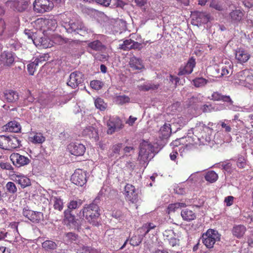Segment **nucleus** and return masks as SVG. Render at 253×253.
Returning <instances> with one entry per match:
<instances>
[{
    "instance_id": "nucleus-1",
    "label": "nucleus",
    "mask_w": 253,
    "mask_h": 253,
    "mask_svg": "<svg viewBox=\"0 0 253 253\" xmlns=\"http://www.w3.org/2000/svg\"><path fill=\"white\" fill-rule=\"evenodd\" d=\"M100 199L99 197H97L93 202L88 205H85L84 208L81 210L79 216L85 217L87 221L94 226L98 225V219L100 216L99 207Z\"/></svg>"
},
{
    "instance_id": "nucleus-2",
    "label": "nucleus",
    "mask_w": 253,
    "mask_h": 253,
    "mask_svg": "<svg viewBox=\"0 0 253 253\" xmlns=\"http://www.w3.org/2000/svg\"><path fill=\"white\" fill-rule=\"evenodd\" d=\"M61 26L67 33L73 35H79L85 37L92 33L90 29H88L82 21L78 20L62 21Z\"/></svg>"
},
{
    "instance_id": "nucleus-3",
    "label": "nucleus",
    "mask_w": 253,
    "mask_h": 253,
    "mask_svg": "<svg viewBox=\"0 0 253 253\" xmlns=\"http://www.w3.org/2000/svg\"><path fill=\"white\" fill-rule=\"evenodd\" d=\"M211 131L210 127L207 126L202 123L197 124L196 126L190 129L188 131L186 138H187L189 144L197 143V141L200 142H203L202 141L204 139V134L206 131Z\"/></svg>"
},
{
    "instance_id": "nucleus-4",
    "label": "nucleus",
    "mask_w": 253,
    "mask_h": 253,
    "mask_svg": "<svg viewBox=\"0 0 253 253\" xmlns=\"http://www.w3.org/2000/svg\"><path fill=\"white\" fill-rule=\"evenodd\" d=\"M64 214V222L66 224L70 226V227L78 231L81 229L82 227L84 226V223L85 222L83 218L80 217V219H76L75 215L72 212L69 211V210H65Z\"/></svg>"
},
{
    "instance_id": "nucleus-5",
    "label": "nucleus",
    "mask_w": 253,
    "mask_h": 253,
    "mask_svg": "<svg viewBox=\"0 0 253 253\" xmlns=\"http://www.w3.org/2000/svg\"><path fill=\"white\" fill-rule=\"evenodd\" d=\"M220 235L217 231L209 229L202 235V242L207 248L211 249L213 247L216 241L220 240Z\"/></svg>"
},
{
    "instance_id": "nucleus-6",
    "label": "nucleus",
    "mask_w": 253,
    "mask_h": 253,
    "mask_svg": "<svg viewBox=\"0 0 253 253\" xmlns=\"http://www.w3.org/2000/svg\"><path fill=\"white\" fill-rule=\"evenodd\" d=\"M53 7V2L51 0H35L33 3L34 11L39 13L49 12Z\"/></svg>"
},
{
    "instance_id": "nucleus-7",
    "label": "nucleus",
    "mask_w": 253,
    "mask_h": 253,
    "mask_svg": "<svg viewBox=\"0 0 253 253\" xmlns=\"http://www.w3.org/2000/svg\"><path fill=\"white\" fill-rule=\"evenodd\" d=\"M154 152V147L148 142L144 141L140 144L138 159L141 162H147L149 157ZM151 157H152L151 156Z\"/></svg>"
},
{
    "instance_id": "nucleus-8",
    "label": "nucleus",
    "mask_w": 253,
    "mask_h": 253,
    "mask_svg": "<svg viewBox=\"0 0 253 253\" xmlns=\"http://www.w3.org/2000/svg\"><path fill=\"white\" fill-rule=\"evenodd\" d=\"M71 180L76 185L84 186L87 181L86 172L81 169H76L72 174Z\"/></svg>"
},
{
    "instance_id": "nucleus-9",
    "label": "nucleus",
    "mask_w": 253,
    "mask_h": 253,
    "mask_svg": "<svg viewBox=\"0 0 253 253\" xmlns=\"http://www.w3.org/2000/svg\"><path fill=\"white\" fill-rule=\"evenodd\" d=\"M82 73L79 71H75L72 73L67 82V85L73 88H75L82 84L84 81V77Z\"/></svg>"
},
{
    "instance_id": "nucleus-10",
    "label": "nucleus",
    "mask_w": 253,
    "mask_h": 253,
    "mask_svg": "<svg viewBox=\"0 0 253 253\" xmlns=\"http://www.w3.org/2000/svg\"><path fill=\"white\" fill-rule=\"evenodd\" d=\"M125 198L127 201L132 204H136L138 201V197L134 186L127 184L125 187Z\"/></svg>"
},
{
    "instance_id": "nucleus-11",
    "label": "nucleus",
    "mask_w": 253,
    "mask_h": 253,
    "mask_svg": "<svg viewBox=\"0 0 253 253\" xmlns=\"http://www.w3.org/2000/svg\"><path fill=\"white\" fill-rule=\"evenodd\" d=\"M107 126L108 127L107 132L109 134H112L120 130L124 126L121 120L119 118L110 119L107 122Z\"/></svg>"
},
{
    "instance_id": "nucleus-12",
    "label": "nucleus",
    "mask_w": 253,
    "mask_h": 253,
    "mask_svg": "<svg viewBox=\"0 0 253 253\" xmlns=\"http://www.w3.org/2000/svg\"><path fill=\"white\" fill-rule=\"evenodd\" d=\"M10 159L12 162L13 165L19 168L29 164L30 160L25 156L20 155L17 153H13L10 156Z\"/></svg>"
},
{
    "instance_id": "nucleus-13",
    "label": "nucleus",
    "mask_w": 253,
    "mask_h": 253,
    "mask_svg": "<svg viewBox=\"0 0 253 253\" xmlns=\"http://www.w3.org/2000/svg\"><path fill=\"white\" fill-rule=\"evenodd\" d=\"M195 65V59L193 57L190 58L185 65L181 66L179 68L178 75L183 76L190 74L193 72Z\"/></svg>"
},
{
    "instance_id": "nucleus-14",
    "label": "nucleus",
    "mask_w": 253,
    "mask_h": 253,
    "mask_svg": "<svg viewBox=\"0 0 253 253\" xmlns=\"http://www.w3.org/2000/svg\"><path fill=\"white\" fill-rule=\"evenodd\" d=\"M7 6L19 12L24 11L28 6V2L24 0H8L6 2Z\"/></svg>"
},
{
    "instance_id": "nucleus-15",
    "label": "nucleus",
    "mask_w": 253,
    "mask_h": 253,
    "mask_svg": "<svg viewBox=\"0 0 253 253\" xmlns=\"http://www.w3.org/2000/svg\"><path fill=\"white\" fill-rule=\"evenodd\" d=\"M68 149L72 155L76 156L83 155L85 151L84 145L77 142L71 143L68 146Z\"/></svg>"
},
{
    "instance_id": "nucleus-16",
    "label": "nucleus",
    "mask_w": 253,
    "mask_h": 253,
    "mask_svg": "<svg viewBox=\"0 0 253 253\" xmlns=\"http://www.w3.org/2000/svg\"><path fill=\"white\" fill-rule=\"evenodd\" d=\"M210 99L213 101H223V102L229 103L226 106L229 109H232L233 106V101L231 99L229 96L223 95L218 92H214Z\"/></svg>"
},
{
    "instance_id": "nucleus-17",
    "label": "nucleus",
    "mask_w": 253,
    "mask_h": 253,
    "mask_svg": "<svg viewBox=\"0 0 253 253\" xmlns=\"http://www.w3.org/2000/svg\"><path fill=\"white\" fill-rule=\"evenodd\" d=\"M250 57L251 55L249 52L243 49L239 48L236 51L235 59L239 63L243 64L247 62Z\"/></svg>"
},
{
    "instance_id": "nucleus-18",
    "label": "nucleus",
    "mask_w": 253,
    "mask_h": 253,
    "mask_svg": "<svg viewBox=\"0 0 253 253\" xmlns=\"http://www.w3.org/2000/svg\"><path fill=\"white\" fill-rule=\"evenodd\" d=\"M13 180L19 184L22 188H25L31 184L30 179L26 176L22 174H15L13 176Z\"/></svg>"
},
{
    "instance_id": "nucleus-19",
    "label": "nucleus",
    "mask_w": 253,
    "mask_h": 253,
    "mask_svg": "<svg viewBox=\"0 0 253 253\" xmlns=\"http://www.w3.org/2000/svg\"><path fill=\"white\" fill-rule=\"evenodd\" d=\"M14 61V55L11 52L4 51L0 56V61L4 66H10Z\"/></svg>"
},
{
    "instance_id": "nucleus-20",
    "label": "nucleus",
    "mask_w": 253,
    "mask_h": 253,
    "mask_svg": "<svg viewBox=\"0 0 253 253\" xmlns=\"http://www.w3.org/2000/svg\"><path fill=\"white\" fill-rule=\"evenodd\" d=\"M21 146V141L17 137L13 136H7L6 150L19 148Z\"/></svg>"
},
{
    "instance_id": "nucleus-21",
    "label": "nucleus",
    "mask_w": 253,
    "mask_h": 253,
    "mask_svg": "<svg viewBox=\"0 0 253 253\" xmlns=\"http://www.w3.org/2000/svg\"><path fill=\"white\" fill-rule=\"evenodd\" d=\"M244 16L243 12L240 9H236L232 11L229 16V18L231 23L238 24L243 19Z\"/></svg>"
},
{
    "instance_id": "nucleus-22",
    "label": "nucleus",
    "mask_w": 253,
    "mask_h": 253,
    "mask_svg": "<svg viewBox=\"0 0 253 253\" xmlns=\"http://www.w3.org/2000/svg\"><path fill=\"white\" fill-rule=\"evenodd\" d=\"M3 99L9 103L15 102L19 98L18 93L12 90H5L3 93Z\"/></svg>"
},
{
    "instance_id": "nucleus-23",
    "label": "nucleus",
    "mask_w": 253,
    "mask_h": 253,
    "mask_svg": "<svg viewBox=\"0 0 253 253\" xmlns=\"http://www.w3.org/2000/svg\"><path fill=\"white\" fill-rule=\"evenodd\" d=\"M246 230V227L244 225H235L232 229V233L233 236L240 239L244 236Z\"/></svg>"
},
{
    "instance_id": "nucleus-24",
    "label": "nucleus",
    "mask_w": 253,
    "mask_h": 253,
    "mask_svg": "<svg viewBox=\"0 0 253 253\" xmlns=\"http://www.w3.org/2000/svg\"><path fill=\"white\" fill-rule=\"evenodd\" d=\"M171 132L170 125L165 123L160 129L159 137L162 139H167L170 136Z\"/></svg>"
},
{
    "instance_id": "nucleus-25",
    "label": "nucleus",
    "mask_w": 253,
    "mask_h": 253,
    "mask_svg": "<svg viewBox=\"0 0 253 253\" xmlns=\"http://www.w3.org/2000/svg\"><path fill=\"white\" fill-rule=\"evenodd\" d=\"M129 64L133 70H140L144 68L142 60L135 56L130 58Z\"/></svg>"
},
{
    "instance_id": "nucleus-26",
    "label": "nucleus",
    "mask_w": 253,
    "mask_h": 253,
    "mask_svg": "<svg viewBox=\"0 0 253 253\" xmlns=\"http://www.w3.org/2000/svg\"><path fill=\"white\" fill-rule=\"evenodd\" d=\"M122 147V143H121L113 145L108 151V156L110 158H117L120 154V152Z\"/></svg>"
},
{
    "instance_id": "nucleus-27",
    "label": "nucleus",
    "mask_w": 253,
    "mask_h": 253,
    "mask_svg": "<svg viewBox=\"0 0 253 253\" xmlns=\"http://www.w3.org/2000/svg\"><path fill=\"white\" fill-rule=\"evenodd\" d=\"M5 30V23L4 20L0 19V36L4 35L5 37H9L12 36L17 31L16 27H13L12 31L8 30L4 33Z\"/></svg>"
},
{
    "instance_id": "nucleus-28",
    "label": "nucleus",
    "mask_w": 253,
    "mask_h": 253,
    "mask_svg": "<svg viewBox=\"0 0 253 253\" xmlns=\"http://www.w3.org/2000/svg\"><path fill=\"white\" fill-rule=\"evenodd\" d=\"M42 247L46 252L51 253L56 249L57 245L54 241L47 240L42 243Z\"/></svg>"
},
{
    "instance_id": "nucleus-29",
    "label": "nucleus",
    "mask_w": 253,
    "mask_h": 253,
    "mask_svg": "<svg viewBox=\"0 0 253 253\" xmlns=\"http://www.w3.org/2000/svg\"><path fill=\"white\" fill-rule=\"evenodd\" d=\"M88 47L93 50L97 51H102L105 50L106 49L105 46L98 40H95L92 42H90L88 44Z\"/></svg>"
},
{
    "instance_id": "nucleus-30",
    "label": "nucleus",
    "mask_w": 253,
    "mask_h": 253,
    "mask_svg": "<svg viewBox=\"0 0 253 253\" xmlns=\"http://www.w3.org/2000/svg\"><path fill=\"white\" fill-rule=\"evenodd\" d=\"M6 127L7 131L13 132H18L21 128L20 124L15 121L9 122L6 125Z\"/></svg>"
},
{
    "instance_id": "nucleus-31",
    "label": "nucleus",
    "mask_w": 253,
    "mask_h": 253,
    "mask_svg": "<svg viewBox=\"0 0 253 253\" xmlns=\"http://www.w3.org/2000/svg\"><path fill=\"white\" fill-rule=\"evenodd\" d=\"M181 215L184 220L190 221L194 220L196 218L195 213L191 210L185 209L181 212Z\"/></svg>"
},
{
    "instance_id": "nucleus-32",
    "label": "nucleus",
    "mask_w": 253,
    "mask_h": 253,
    "mask_svg": "<svg viewBox=\"0 0 253 253\" xmlns=\"http://www.w3.org/2000/svg\"><path fill=\"white\" fill-rule=\"evenodd\" d=\"M51 202L53 203L55 210L61 211L63 208V203L60 197L58 196H52L50 199Z\"/></svg>"
},
{
    "instance_id": "nucleus-33",
    "label": "nucleus",
    "mask_w": 253,
    "mask_h": 253,
    "mask_svg": "<svg viewBox=\"0 0 253 253\" xmlns=\"http://www.w3.org/2000/svg\"><path fill=\"white\" fill-rule=\"evenodd\" d=\"M63 42L66 44L68 48L71 50H73L75 49H78L80 44L78 41L73 40L69 39H63Z\"/></svg>"
},
{
    "instance_id": "nucleus-34",
    "label": "nucleus",
    "mask_w": 253,
    "mask_h": 253,
    "mask_svg": "<svg viewBox=\"0 0 253 253\" xmlns=\"http://www.w3.org/2000/svg\"><path fill=\"white\" fill-rule=\"evenodd\" d=\"M84 134L89 137L96 138L98 132L97 129L93 126H88L84 129Z\"/></svg>"
},
{
    "instance_id": "nucleus-35",
    "label": "nucleus",
    "mask_w": 253,
    "mask_h": 253,
    "mask_svg": "<svg viewBox=\"0 0 253 253\" xmlns=\"http://www.w3.org/2000/svg\"><path fill=\"white\" fill-rule=\"evenodd\" d=\"M16 236L15 241L12 243V246L20 250L22 249L24 246V242L18 232H16Z\"/></svg>"
},
{
    "instance_id": "nucleus-36",
    "label": "nucleus",
    "mask_w": 253,
    "mask_h": 253,
    "mask_svg": "<svg viewBox=\"0 0 253 253\" xmlns=\"http://www.w3.org/2000/svg\"><path fill=\"white\" fill-rule=\"evenodd\" d=\"M42 61V58H36L33 62L27 65V69L30 75H33L36 67L38 66L39 62Z\"/></svg>"
},
{
    "instance_id": "nucleus-37",
    "label": "nucleus",
    "mask_w": 253,
    "mask_h": 253,
    "mask_svg": "<svg viewBox=\"0 0 253 253\" xmlns=\"http://www.w3.org/2000/svg\"><path fill=\"white\" fill-rule=\"evenodd\" d=\"M83 202L80 199H76L74 200H71L68 204V209L69 211L72 212L73 210L77 209L80 208Z\"/></svg>"
},
{
    "instance_id": "nucleus-38",
    "label": "nucleus",
    "mask_w": 253,
    "mask_h": 253,
    "mask_svg": "<svg viewBox=\"0 0 253 253\" xmlns=\"http://www.w3.org/2000/svg\"><path fill=\"white\" fill-rule=\"evenodd\" d=\"M43 214L42 212L33 211L30 221L34 223H39L43 220Z\"/></svg>"
},
{
    "instance_id": "nucleus-39",
    "label": "nucleus",
    "mask_w": 253,
    "mask_h": 253,
    "mask_svg": "<svg viewBox=\"0 0 253 253\" xmlns=\"http://www.w3.org/2000/svg\"><path fill=\"white\" fill-rule=\"evenodd\" d=\"M159 84H154L152 83H146L139 86V89L142 91L154 90L158 88Z\"/></svg>"
},
{
    "instance_id": "nucleus-40",
    "label": "nucleus",
    "mask_w": 253,
    "mask_h": 253,
    "mask_svg": "<svg viewBox=\"0 0 253 253\" xmlns=\"http://www.w3.org/2000/svg\"><path fill=\"white\" fill-rule=\"evenodd\" d=\"M77 250L80 253H100L97 250L84 245L80 246L79 248H77Z\"/></svg>"
},
{
    "instance_id": "nucleus-41",
    "label": "nucleus",
    "mask_w": 253,
    "mask_h": 253,
    "mask_svg": "<svg viewBox=\"0 0 253 253\" xmlns=\"http://www.w3.org/2000/svg\"><path fill=\"white\" fill-rule=\"evenodd\" d=\"M116 104L123 105L130 102V98L126 95H116L115 98Z\"/></svg>"
},
{
    "instance_id": "nucleus-42",
    "label": "nucleus",
    "mask_w": 253,
    "mask_h": 253,
    "mask_svg": "<svg viewBox=\"0 0 253 253\" xmlns=\"http://www.w3.org/2000/svg\"><path fill=\"white\" fill-rule=\"evenodd\" d=\"M34 43L36 45L42 46L43 48H48L50 46V43L45 37L38 38L37 41H34Z\"/></svg>"
},
{
    "instance_id": "nucleus-43",
    "label": "nucleus",
    "mask_w": 253,
    "mask_h": 253,
    "mask_svg": "<svg viewBox=\"0 0 253 253\" xmlns=\"http://www.w3.org/2000/svg\"><path fill=\"white\" fill-rule=\"evenodd\" d=\"M65 238H66L67 241L68 242L71 243L75 242V243L77 244L79 247L82 245V244H79V242L77 243V242L79 241L78 236L74 233L68 232L66 233ZM78 248H79V247Z\"/></svg>"
},
{
    "instance_id": "nucleus-44",
    "label": "nucleus",
    "mask_w": 253,
    "mask_h": 253,
    "mask_svg": "<svg viewBox=\"0 0 253 253\" xmlns=\"http://www.w3.org/2000/svg\"><path fill=\"white\" fill-rule=\"evenodd\" d=\"M16 232H18L17 231H8L7 232L3 234V236L2 237L0 238V240L6 238V241L9 242L10 243H12L13 242L15 241V237L16 236Z\"/></svg>"
},
{
    "instance_id": "nucleus-45",
    "label": "nucleus",
    "mask_w": 253,
    "mask_h": 253,
    "mask_svg": "<svg viewBox=\"0 0 253 253\" xmlns=\"http://www.w3.org/2000/svg\"><path fill=\"white\" fill-rule=\"evenodd\" d=\"M205 178L207 181L213 183L217 180L218 175L214 171H209L206 174Z\"/></svg>"
},
{
    "instance_id": "nucleus-46",
    "label": "nucleus",
    "mask_w": 253,
    "mask_h": 253,
    "mask_svg": "<svg viewBox=\"0 0 253 253\" xmlns=\"http://www.w3.org/2000/svg\"><path fill=\"white\" fill-rule=\"evenodd\" d=\"M186 206V204L184 203H176L169 205L168 208V212L170 213L172 212L175 211L177 209Z\"/></svg>"
},
{
    "instance_id": "nucleus-47",
    "label": "nucleus",
    "mask_w": 253,
    "mask_h": 253,
    "mask_svg": "<svg viewBox=\"0 0 253 253\" xmlns=\"http://www.w3.org/2000/svg\"><path fill=\"white\" fill-rule=\"evenodd\" d=\"M31 141L34 143H42L45 141V138L41 133H36L30 137Z\"/></svg>"
},
{
    "instance_id": "nucleus-48",
    "label": "nucleus",
    "mask_w": 253,
    "mask_h": 253,
    "mask_svg": "<svg viewBox=\"0 0 253 253\" xmlns=\"http://www.w3.org/2000/svg\"><path fill=\"white\" fill-rule=\"evenodd\" d=\"M193 82L196 87H200L205 85L209 81L203 78H197L193 80Z\"/></svg>"
},
{
    "instance_id": "nucleus-49",
    "label": "nucleus",
    "mask_w": 253,
    "mask_h": 253,
    "mask_svg": "<svg viewBox=\"0 0 253 253\" xmlns=\"http://www.w3.org/2000/svg\"><path fill=\"white\" fill-rule=\"evenodd\" d=\"M94 104L96 108L100 111H104L107 107V104L104 102V100L100 98H97L94 101Z\"/></svg>"
},
{
    "instance_id": "nucleus-50",
    "label": "nucleus",
    "mask_w": 253,
    "mask_h": 253,
    "mask_svg": "<svg viewBox=\"0 0 253 253\" xmlns=\"http://www.w3.org/2000/svg\"><path fill=\"white\" fill-rule=\"evenodd\" d=\"M6 191L10 194H14L17 192V187L13 182H8L5 185Z\"/></svg>"
},
{
    "instance_id": "nucleus-51",
    "label": "nucleus",
    "mask_w": 253,
    "mask_h": 253,
    "mask_svg": "<svg viewBox=\"0 0 253 253\" xmlns=\"http://www.w3.org/2000/svg\"><path fill=\"white\" fill-rule=\"evenodd\" d=\"M143 236L141 235L133 236L130 239V244L133 246H138L142 242Z\"/></svg>"
},
{
    "instance_id": "nucleus-52",
    "label": "nucleus",
    "mask_w": 253,
    "mask_h": 253,
    "mask_svg": "<svg viewBox=\"0 0 253 253\" xmlns=\"http://www.w3.org/2000/svg\"><path fill=\"white\" fill-rule=\"evenodd\" d=\"M109 7L111 8L119 7L123 8L126 3L122 0H111Z\"/></svg>"
},
{
    "instance_id": "nucleus-53",
    "label": "nucleus",
    "mask_w": 253,
    "mask_h": 253,
    "mask_svg": "<svg viewBox=\"0 0 253 253\" xmlns=\"http://www.w3.org/2000/svg\"><path fill=\"white\" fill-rule=\"evenodd\" d=\"M246 164L245 158L242 155H239L236 160V165L238 168L240 169L245 168Z\"/></svg>"
},
{
    "instance_id": "nucleus-54",
    "label": "nucleus",
    "mask_w": 253,
    "mask_h": 253,
    "mask_svg": "<svg viewBox=\"0 0 253 253\" xmlns=\"http://www.w3.org/2000/svg\"><path fill=\"white\" fill-rule=\"evenodd\" d=\"M156 227V226L153 223L148 222L142 226L141 230L145 232L144 236H145L150 230L154 229Z\"/></svg>"
},
{
    "instance_id": "nucleus-55",
    "label": "nucleus",
    "mask_w": 253,
    "mask_h": 253,
    "mask_svg": "<svg viewBox=\"0 0 253 253\" xmlns=\"http://www.w3.org/2000/svg\"><path fill=\"white\" fill-rule=\"evenodd\" d=\"M133 40L131 39L125 40L122 44H120V48L124 50H128L131 49V44Z\"/></svg>"
},
{
    "instance_id": "nucleus-56",
    "label": "nucleus",
    "mask_w": 253,
    "mask_h": 253,
    "mask_svg": "<svg viewBox=\"0 0 253 253\" xmlns=\"http://www.w3.org/2000/svg\"><path fill=\"white\" fill-rule=\"evenodd\" d=\"M103 85L104 84L103 82L99 80H93L90 83V85L91 88L95 90L100 89Z\"/></svg>"
},
{
    "instance_id": "nucleus-57",
    "label": "nucleus",
    "mask_w": 253,
    "mask_h": 253,
    "mask_svg": "<svg viewBox=\"0 0 253 253\" xmlns=\"http://www.w3.org/2000/svg\"><path fill=\"white\" fill-rule=\"evenodd\" d=\"M212 74L213 76L217 77V78H220L221 77V76H220L221 75V64L218 65H214L212 68Z\"/></svg>"
},
{
    "instance_id": "nucleus-58",
    "label": "nucleus",
    "mask_w": 253,
    "mask_h": 253,
    "mask_svg": "<svg viewBox=\"0 0 253 253\" xmlns=\"http://www.w3.org/2000/svg\"><path fill=\"white\" fill-rule=\"evenodd\" d=\"M186 136L185 137H182L180 139H178L175 140V141H173L170 143V145L171 146H173V147H178L179 145H180V143H182L183 146H185L186 147L188 146V145L189 144V143L187 144H183V143L185 142V139H186V140H188L187 138H186Z\"/></svg>"
},
{
    "instance_id": "nucleus-59",
    "label": "nucleus",
    "mask_w": 253,
    "mask_h": 253,
    "mask_svg": "<svg viewBox=\"0 0 253 253\" xmlns=\"http://www.w3.org/2000/svg\"><path fill=\"white\" fill-rule=\"evenodd\" d=\"M248 74L249 72L246 70L241 71L236 74V78L240 82L244 81L246 77L249 76ZM241 84L242 83L241 82Z\"/></svg>"
},
{
    "instance_id": "nucleus-60",
    "label": "nucleus",
    "mask_w": 253,
    "mask_h": 253,
    "mask_svg": "<svg viewBox=\"0 0 253 253\" xmlns=\"http://www.w3.org/2000/svg\"><path fill=\"white\" fill-rule=\"evenodd\" d=\"M32 214H33V211L30 210L28 207H25L23 209V215L25 217L28 219L29 220H31V218L32 216Z\"/></svg>"
},
{
    "instance_id": "nucleus-61",
    "label": "nucleus",
    "mask_w": 253,
    "mask_h": 253,
    "mask_svg": "<svg viewBox=\"0 0 253 253\" xmlns=\"http://www.w3.org/2000/svg\"><path fill=\"white\" fill-rule=\"evenodd\" d=\"M167 240L169 241V244L171 246L175 247L176 249L178 248V249H179V240L178 239L172 236L169 238H167Z\"/></svg>"
},
{
    "instance_id": "nucleus-62",
    "label": "nucleus",
    "mask_w": 253,
    "mask_h": 253,
    "mask_svg": "<svg viewBox=\"0 0 253 253\" xmlns=\"http://www.w3.org/2000/svg\"><path fill=\"white\" fill-rule=\"evenodd\" d=\"M221 75H220V76L221 77L227 76L231 71L230 66L225 65L223 63L221 64Z\"/></svg>"
},
{
    "instance_id": "nucleus-63",
    "label": "nucleus",
    "mask_w": 253,
    "mask_h": 253,
    "mask_svg": "<svg viewBox=\"0 0 253 253\" xmlns=\"http://www.w3.org/2000/svg\"><path fill=\"white\" fill-rule=\"evenodd\" d=\"M210 6L218 11H221L223 9V7L221 3L219 2L216 1L215 0H213L211 2Z\"/></svg>"
},
{
    "instance_id": "nucleus-64",
    "label": "nucleus",
    "mask_w": 253,
    "mask_h": 253,
    "mask_svg": "<svg viewBox=\"0 0 253 253\" xmlns=\"http://www.w3.org/2000/svg\"><path fill=\"white\" fill-rule=\"evenodd\" d=\"M25 35L27 36L28 38L29 39L31 40V41L34 43V41H37L38 38H35V35H34L33 33L31 31V30L28 29H25L24 32Z\"/></svg>"
}]
</instances>
